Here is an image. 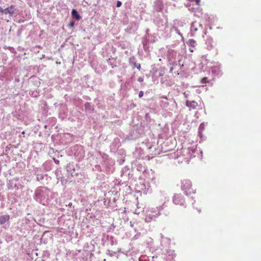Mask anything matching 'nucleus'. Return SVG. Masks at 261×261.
Here are the masks:
<instances>
[{
	"instance_id": "10",
	"label": "nucleus",
	"mask_w": 261,
	"mask_h": 261,
	"mask_svg": "<svg viewBox=\"0 0 261 261\" xmlns=\"http://www.w3.org/2000/svg\"><path fill=\"white\" fill-rule=\"evenodd\" d=\"M143 95H144L143 91H140L139 93V97L141 98L143 96Z\"/></svg>"
},
{
	"instance_id": "12",
	"label": "nucleus",
	"mask_w": 261,
	"mask_h": 261,
	"mask_svg": "<svg viewBox=\"0 0 261 261\" xmlns=\"http://www.w3.org/2000/svg\"><path fill=\"white\" fill-rule=\"evenodd\" d=\"M136 67H137V69L139 70H140V69H141V65H140V64H138V65H137Z\"/></svg>"
},
{
	"instance_id": "9",
	"label": "nucleus",
	"mask_w": 261,
	"mask_h": 261,
	"mask_svg": "<svg viewBox=\"0 0 261 261\" xmlns=\"http://www.w3.org/2000/svg\"><path fill=\"white\" fill-rule=\"evenodd\" d=\"M74 25V22L73 21H70L68 24V27L70 28H72Z\"/></svg>"
},
{
	"instance_id": "2",
	"label": "nucleus",
	"mask_w": 261,
	"mask_h": 261,
	"mask_svg": "<svg viewBox=\"0 0 261 261\" xmlns=\"http://www.w3.org/2000/svg\"><path fill=\"white\" fill-rule=\"evenodd\" d=\"M161 207H156V208L152 210L151 213L153 214H149L145 219V221L147 223L150 222L152 220H155L159 216H160V211Z\"/></svg>"
},
{
	"instance_id": "3",
	"label": "nucleus",
	"mask_w": 261,
	"mask_h": 261,
	"mask_svg": "<svg viewBox=\"0 0 261 261\" xmlns=\"http://www.w3.org/2000/svg\"><path fill=\"white\" fill-rule=\"evenodd\" d=\"M173 202L176 205H180L186 207V201L184 196L181 194H175L173 197Z\"/></svg>"
},
{
	"instance_id": "18",
	"label": "nucleus",
	"mask_w": 261,
	"mask_h": 261,
	"mask_svg": "<svg viewBox=\"0 0 261 261\" xmlns=\"http://www.w3.org/2000/svg\"><path fill=\"white\" fill-rule=\"evenodd\" d=\"M205 80V79H203V80H202L203 81V83H204V82H205V80Z\"/></svg>"
},
{
	"instance_id": "15",
	"label": "nucleus",
	"mask_w": 261,
	"mask_h": 261,
	"mask_svg": "<svg viewBox=\"0 0 261 261\" xmlns=\"http://www.w3.org/2000/svg\"><path fill=\"white\" fill-rule=\"evenodd\" d=\"M195 1L196 4L198 5L200 2V0H195Z\"/></svg>"
},
{
	"instance_id": "1",
	"label": "nucleus",
	"mask_w": 261,
	"mask_h": 261,
	"mask_svg": "<svg viewBox=\"0 0 261 261\" xmlns=\"http://www.w3.org/2000/svg\"><path fill=\"white\" fill-rule=\"evenodd\" d=\"M181 188L186 195L194 193V190L192 188V182L189 179H185L181 180Z\"/></svg>"
},
{
	"instance_id": "17",
	"label": "nucleus",
	"mask_w": 261,
	"mask_h": 261,
	"mask_svg": "<svg viewBox=\"0 0 261 261\" xmlns=\"http://www.w3.org/2000/svg\"><path fill=\"white\" fill-rule=\"evenodd\" d=\"M205 80V79H203V80H202L203 81V83H204V82H205V80Z\"/></svg>"
},
{
	"instance_id": "4",
	"label": "nucleus",
	"mask_w": 261,
	"mask_h": 261,
	"mask_svg": "<svg viewBox=\"0 0 261 261\" xmlns=\"http://www.w3.org/2000/svg\"><path fill=\"white\" fill-rule=\"evenodd\" d=\"M186 105L191 109H195L198 106V103L195 101L187 100L186 102Z\"/></svg>"
},
{
	"instance_id": "19",
	"label": "nucleus",
	"mask_w": 261,
	"mask_h": 261,
	"mask_svg": "<svg viewBox=\"0 0 261 261\" xmlns=\"http://www.w3.org/2000/svg\"><path fill=\"white\" fill-rule=\"evenodd\" d=\"M184 94L185 95V96L187 97V95H186L185 94V93H184Z\"/></svg>"
},
{
	"instance_id": "11",
	"label": "nucleus",
	"mask_w": 261,
	"mask_h": 261,
	"mask_svg": "<svg viewBox=\"0 0 261 261\" xmlns=\"http://www.w3.org/2000/svg\"><path fill=\"white\" fill-rule=\"evenodd\" d=\"M121 5H122L121 2H120V1H118L117 3V5L116 6H117V7H120L121 6Z\"/></svg>"
},
{
	"instance_id": "8",
	"label": "nucleus",
	"mask_w": 261,
	"mask_h": 261,
	"mask_svg": "<svg viewBox=\"0 0 261 261\" xmlns=\"http://www.w3.org/2000/svg\"><path fill=\"white\" fill-rule=\"evenodd\" d=\"M188 44L191 47H194L195 46H196V41L193 39H190L189 41H188Z\"/></svg>"
},
{
	"instance_id": "6",
	"label": "nucleus",
	"mask_w": 261,
	"mask_h": 261,
	"mask_svg": "<svg viewBox=\"0 0 261 261\" xmlns=\"http://www.w3.org/2000/svg\"><path fill=\"white\" fill-rule=\"evenodd\" d=\"M14 13V6L11 5L10 7H8L4 9V13L5 14H13Z\"/></svg>"
},
{
	"instance_id": "16",
	"label": "nucleus",
	"mask_w": 261,
	"mask_h": 261,
	"mask_svg": "<svg viewBox=\"0 0 261 261\" xmlns=\"http://www.w3.org/2000/svg\"><path fill=\"white\" fill-rule=\"evenodd\" d=\"M205 80V79H203V80H202L203 81V83H204V82H205V80Z\"/></svg>"
},
{
	"instance_id": "5",
	"label": "nucleus",
	"mask_w": 261,
	"mask_h": 261,
	"mask_svg": "<svg viewBox=\"0 0 261 261\" xmlns=\"http://www.w3.org/2000/svg\"><path fill=\"white\" fill-rule=\"evenodd\" d=\"M10 219V216L9 215H5L0 216V224L2 225L5 224L6 222L9 221Z\"/></svg>"
},
{
	"instance_id": "7",
	"label": "nucleus",
	"mask_w": 261,
	"mask_h": 261,
	"mask_svg": "<svg viewBox=\"0 0 261 261\" xmlns=\"http://www.w3.org/2000/svg\"><path fill=\"white\" fill-rule=\"evenodd\" d=\"M71 14L73 17L75 18L76 20H79L81 19V17L77 13L75 9H73L71 11Z\"/></svg>"
},
{
	"instance_id": "14",
	"label": "nucleus",
	"mask_w": 261,
	"mask_h": 261,
	"mask_svg": "<svg viewBox=\"0 0 261 261\" xmlns=\"http://www.w3.org/2000/svg\"><path fill=\"white\" fill-rule=\"evenodd\" d=\"M0 12L4 13V9H3L2 8L0 7Z\"/></svg>"
},
{
	"instance_id": "13",
	"label": "nucleus",
	"mask_w": 261,
	"mask_h": 261,
	"mask_svg": "<svg viewBox=\"0 0 261 261\" xmlns=\"http://www.w3.org/2000/svg\"><path fill=\"white\" fill-rule=\"evenodd\" d=\"M138 81L139 82H143V78H142V77H140V78H139V79H138Z\"/></svg>"
}]
</instances>
